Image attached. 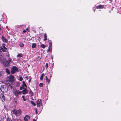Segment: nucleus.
Here are the masks:
<instances>
[{
    "instance_id": "obj_49",
    "label": "nucleus",
    "mask_w": 121,
    "mask_h": 121,
    "mask_svg": "<svg viewBox=\"0 0 121 121\" xmlns=\"http://www.w3.org/2000/svg\"><path fill=\"white\" fill-rule=\"evenodd\" d=\"M53 56H52V59H53Z\"/></svg>"
},
{
    "instance_id": "obj_2",
    "label": "nucleus",
    "mask_w": 121,
    "mask_h": 121,
    "mask_svg": "<svg viewBox=\"0 0 121 121\" xmlns=\"http://www.w3.org/2000/svg\"><path fill=\"white\" fill-rule=\"evenodd\" d=\"M13 93L14 94L15 96L17 97H19V95L21 93V91L14 88H13Z\"/></svg>"
},
{
    "instance_id": "obj_43",
    "label": "nucleus",
    "mask_w": 121,
    "mask_h": 121,
    "mask_svg": "<svg viewBox=\"0 0 121 121\" xmlns=\"http://www.w3.org/2000/svg\"><path fill=\"white\" fill-rule=\"evenodd\" d=\"M17 84H16V86H18V85H17Z\"/></svg>"
},
{
    "instance_id": "obj_41",
    "label": "nucleus",
    "mask_w": 121,
    "mask_h": 121,
    "mask_svg": "<svg viewBox=\"0 0 121 121\" xmlns=\"http://www.w3.org/2000/svg\"><path fill=\"white\" fill-rule=\"evenodd\" d=\"M49 50H49V49H48V50H47V52H49Z\"/></svg>"
},
{
    "instance_id": "obj_40",
    "label": "nucleus",
    "mask_w": 121,
    "mask_h": 121,
    "mask_svg": "<svg viewBox=\"0 0 121 121\" xmlns=\"http://www.w3.org/2000/svg\"><path fill=\"white\" fill-rule=\"evenodd\" d=\"M50 46H51L50 45L49 47H48V49H49V50H50Z\"/></svg>"
},
{
    "instance_id": "obj_21",
    "label": "nucleus",
    "mask_w": 121,
    "mask_h": 121,
    "mask_svg": "<svg viewBox=\"0 0 121 121\" xmlns=\"http://www.w3.org/2000/svg\"><path fill=\"white\" fill-rule=\"evenodd\" d=\"M44 38H45V39H44V41H46L47 40V36L46 35V34H45L44 35Z\"/></svg>"
},
{
    "instance_id": "obj_31",
    "label": "nucleus",
    "mask_w": 121,
    "mask_h": 121,
    "mask_svg": "<svg viewBox=\"0 0 121 121\" xmlns=\"http://www.w3.org/2000/svg\"><path fill=\"white\" fill-rule=\"evenodd\" d=\"M24 120L25 121H27L28 120L27 118L25 117H24Z\"/></svg>"
},
{
    "instance_id": "obj_45",
    "label": "nucleus",
    "mask_w": 121,
    "mask_h": 121,
    "mask_svg": "<svg viewBox=\"0 0 121 121\" xmlns=\"http://www.w3.org/2000/svg\"><path fill=\"white\" fill-rule=\"evenodd\" d=\"M14 102L16 103H17V102L16 101V100H14Z\"/></svg>"
},
{
    "instance_id": "obj_28",
    "label": "nucleus",
    "mask_w": 121,
    "mask_h": 121,
    "mask_svg": "<svg viewBox=\"0 0 121 121\" xmlns=\"http://www.w3.org/2000/svg\"><path fill=\"white\" fill-rule=\"evenodd\" d=\"M7 49H4L3 48V49L2 50V51H3L4 52H6V50H7Z\"/></svg>"
},
{
    "instance_id": "obj_50",
    "label": "nucleus",
    "mask_w": 121,
    "mask_h": 121,
    "mask_svg": "<svg viewBox=\"0 0 121 121\" xmlns=\"http://www.w3.org/2000/svg\"><path fill=\"white\" fill-rule=\"evenodd\" d=\"M30 80H29V82H30Z\"/></svg>"
},
{
    "instance_id": "obj_6",
    "label": "nucleus",
    "mask_w": 121,
    "mask_h": 121,
    "mask_svg": "<svg viewBox=\"0 0 121 121\" xmlns=\"http://www.w3.org/2000/svg\"><path fill=\"white\" fill-rule=\"evenodd\" d=\"M37 106L38 107H39L41 105H42V101L40 99L37 100L36 101Z\"/></svg>"
},
{
    "instance_id": "obj_47",
    "label": "nucleus",
    "mask_w": 121,
    "mask_h": 121,
    "mask_svg": "<svg viewBox=\"0 0 121 121\" xmlns=\"http://www.w3.org/2000/svg\"><path fill=\"white\" fill-rule=\"evenodd\" d=\"M52 77V75H51L50 76V78H51Z\"/></svg>"
},
{
    "instance_id": "obj_29",
    "label": "nucleus",
    "mask_w": 121,
    "mask_h": 121,
    "mask_svg": "<svg viewBox=\"0 0 121 121\" xmlns=\"http://www.w3.org/2000/svg\"><path fill=\"white\" fill-rule=\"evenodd\" d=\"M11 84H10V83H9V86H10L11 87V88H12V83L11 82Z\"/></svg>"
},
{
    "instance_id": "obj_19",
    "label": "nucleus",
    "mask_w": 121,
    "mask_h": 121,
    "mask_svg": "<svg viewBox=\"0 0 121 121\" xmlns=\"http://www.w3.org/2000/svg\"><path fill=\"white\" fill-rule=\"evenodd\" d=\"M43 84L42 83H41L39 84V86L40 87H42L43 86Z\"/></svg>"
},
{
    "instance_id": "obj_5",
    "label": "nucleus",
    "mask_w": 121,
    "mask_h": 121,
    "mask_svg": "<svg viewBox=\"0 0 121 121\" xmlns=\"http://www.w3.org/2000/svg\"><path fill=\"white\" fill-rule=\"evenodd\" d=\"M9 79L10 82H13L14 81V77L13 75H11L9 78Z\"/></svg>"
},
{
    "instance_id": "obj_42",
    "label": "nucleus",
    "mask_w": 121,
    "mask_h": 121,
    "mask_svg": "<svg viewBox=\"0 0 121 121\" xmlns=\"http://www.w3.org/2000/svg\"><path fill=\"white\" fill-rule=\"evenodd\" d=\"M39 56L38 57V58H39V60L40 59H39ZM41 59V58H40V59Z\"/></svg>"
},
{
    "instance_id": "obj_36",
    "label": "nucleus",
    "mask_w": 121,
    "mask_h": 121,
    "mask_svg": "<svg viewBox=\"0 0 121 121\" xmlns=\"http://www.w3.org/2000/svg\"><path fill=\"white\" fill-rule=\"evenodd\" d=\"M17 121H21V120L20 119H18L17 120Z\"/></svg>"
},
{
    "instance_id": "obj_14",
    "label": "nucleus",
    "mask_w": 121,
    "mask_h": 121,
    "mask_svg": "<svg viewBox=\"0 0 121 121\" xmlns=\"http://www.w3.org/2000/svg\"><path fill=\"white\" fill-rule=\"evenodd\" d=\"M23 83V86H25L26 88H27V86L26 85V84L25 82L23 81L22 82Z\"/></svg>"
},
{
    "instance_id": "obj_26",
    "label": "nucleus",
    "mask_w": 121,
    "mask_h": 121,
    "mask_svg": "<svg viewBox=\"0 0 121 121\" xmlns=\"http://www.w3.org/2000/svg\"><path fill=\"white\" fill-rule=\"evenodd\" d=\"M48 67V63H47L45 65V67L47 69Z\"/></svg>"
},
{
    "instance_id": "obj_27",
    "label": "nucleus",
    "mask_w": 121,
    "mask_h": 121,
    "mask_svg": "<svg viewBox=\"0 0 121 121\" xmlns=\"http://www.w3.org/2000/svg\"><path fill=\"white\" fill-rule=\"evenodd\" d=\"M22 98H23V100H24V101H26V99H25V96H24L23 95L22 96Z\"/></svg>"
},
{
    "instance_id": "obj_11",
    "label": "nucleus",
    "mask_w": 121,
    "mask_h": 121,
    "mask_svg": "<svg viewBox=\"0 0 121 121\" xmlns=\"http://www.w3.org/2000/svg\"><path fill=\"white\" fill-rule=\"evenodd\" d=\"M104 7L103 6L101 5H100L96 7L97 9H102Z\"/></svg>"
},
{
    "instance_id": "obj_1",
    "label": "nucleus",
    "mask_w": 121,
    "mask_h": 121,
    "mask_svg": "<svg viewBox=\"0 0 121 121\" xmlns=\"http://www.w3.org/2000/svg\"><path fill=\"white\" fill-rule=\"evenodd\" d=\"M11 59L10 58H9L8 60H7L2 57L0 58L1 62L3 63V65L5 67H8L10 65V63L11 62Z\"/></svg>"
},
{
    "instance_id": "obj_17",
    "label": "nucleus",
    "mask_w": 121,
    "mask_h": 121,
    "mask_svg": "<svg viewBox=\"0 0 121 121\" xmlns=\"http://www.w3.org/2000/svg\"><path fill=\"white\" fill-rule=\"evenodd\" d=\"M43 76H44V73H43L41 75V76L40 77V79L41 80H42L43 78Z\"/></svg>"
},
{
    "instance_id": "obj_30",
    "label": "nucleus",
    "mask_w": 121,
    "mask_h": 121,
    "mask_svg": "<svg viewBox=\"0 0 121 121\" xmlns=\"http://www.w3.org/2000/svg\"><path fill=\"white\" fill-rule=\"evenodd\" d=\"M7 121H12L11 119L9 118L7 119Z\"/></svg>"
},
{
    "instance_id": "obj_20",
    "label": "nucleus",
    "mask_w": 121,
    "mask_h": 121,
    "mask_svg": "<svg viewBox=\"0 0 121 121\" xmlns=\"http://www.w3.org/2000/svg\"><path fill=\"white\" fill-rule=\"evenodd\" d=\"M29 94H31L32 95H33V92L31 91V90H30L29 91Z\"/></svg>"
},
{
    "instance_id": "obj_48",
    "label": "nucleus",
    "mask_w": 121,
    "mask_h": 121,
    "mask_svg": "<svg viewBox=\"0 0 121 121\" xmlns=\"http://www.w3.org/2000/svg\"><path fill=\"white\" fill-rule=\"evenodd\" d=\"M28 28H26V30H28Z\"/></svg>"
},
{
    "instance_id": "obj_46",
    "label": "nucleus",
    "mask_w": 121,
    "mask_h": 121,
    "mask_svg": "<svg viewBox=\"0 0 121 121\" xmlns=\"http://www.w3.org/2000/svg\"><path fill=\"white\" fill-rule=\"evenodd\" d=\"M1 25L0 24V30H1Z\"/></svg>"
},
{
    "instance_id": "obj_34",
    "label": "nucleus",
    "mask_w": 121,
    "mask_h": 121,
    "mask_svg": "<svg viewBox=\"0 0 121 121\" xmlns=\"http://www.w3.org/2000/svg\"><path fill=\"white\" fill-rule=\"evenodd\" d=\"M23 87H23H22H22H21L20 88V89L21 90H22V88Z\"/></svg>"
},
{
    "instance_id": "obj_12",
    "label": "nucleus",
    "mask_w": 121,
    "mask_h": 121,
    "mask_svg": "<svg viewBox=\"0 0 121 121\" xmlns=\"http://www.w3.org/2000/svg\"><path fill=\"white\" fill-rule=\"evenodd\" d=\"M36 46V43H34L32 44L31 45L32 48H35Z\"/></svg>"
},
{
    "instance_id": "obj_3",
    "label": "nucleus",
    "mask_w": 121,
    "mask_h": 121,
    "mask_svg": "<svg viewBox=\"0 0 121 121\" xmlns=\"http://www.w3.org/2000/svg\"><path fill=\"white\" fill-rule=\"evenodd\" d=\"M13 114L16 116L20 115L22 112L21 111L20 109L18 110H14L12 111Z\"/></svg>"
},
{
    "instance_id": "obj_32",
    "label": "nucleus",
    "mask_w": 121,
    "mask_h": 121,
    "mask_svg": "<svg viewBox=\"0 0 121 121\" xmlns=\"http://www.w3.org/2000/svg\"><path fill=\"white\" fill-rule=\"evenodd\" d=\"M26 117H27L28 118H29V116L28 115H26Z\"/></svg>"
},
{
    "instance_id": "obj_15",
    "label": "nucleus",
    "mask_w": 121,
    "mask_h": 121,
    "mask_svg": "<svg viewBox=\"0 0 121 121\" xmlns=\"http://www.w3.org/2000/svg\"><path fill=\"white\" fill-rule=\"evenodd\" d=\"M6 73L9 74H10V71L9 70V69L8 68H6Z\"/></svg>"
},
{
    "instance_id": "obj_33",
    "label": "nucleus",
    "mask_w": 121,
    "mask_h": 121,
    "mask_svg": "<svg viewBox=\"0 0 121 121\" xmlns=\"http://www.w3.org/2000/svg\"><path fill=\"white\" fill-rule=\"evenodd\" d=\"M2 74V72L0 71V76Z\"/></svg>"
},
{
    "instance_id": "obj_39",
    "label": "nucleus",
    "mask_w": 121,
    "mask_h": 121,
    "mask_svg": "<svg viewBox=\"0 0 121 121\" xmlns=\"http://www.w3.org/2000/svg\"><path fill=\"white\" fill-rule=\"evenodd\" d=\"M26 32V30H24L23 31V32L25 33Z\"/></svg>"
},
{
    "instance_id": "obj_22",
    "label": "nucleus",
    "mask_w": 121,
    "mask_h": 121,
    "mask_svg": "<svg viewBox=\"0 0 121 121\" xmlns=\"http://www.w3.org/2000/svg\"><path fill=\"white\" fill-rule=\"evenodd\" d=\"M22 80H23V78H22V77L21 76H20L19 77V80H20V81H22Z\"/></svg>"
},
{
    "instance_id": "obj_35",
    "label": "nucleus",
    "mask_w": 121,
    "mask_h": 121,
    "mask_svg": "<svg viewBox=\"0 0 121 121\" xmlns=\"http://www.w3.org/2000/svg\"><path fill=\"white\" fill-rule=\"evenodd\" d=\"M35 112H36V114H37V109H35Z\"/></svg>"
},
{
    "instance_id": "obj_13",
    "label": "nucleus",
    "mask_w": 121,
    "mask_h": 121,
    "mask_svg": "<svg viewBox=\"0 0 121 121\" xmlns=\"http://www.w3.org/2000/svg\"><path fill=\"white\" fill-rule=\"evenodd\" d=\"M45 78L46 81L48 82V83H49L50 82V79L48 78L47 76H46Z\"/></svg>"
},
{
    "instance_id": "obj_10",
    "label": "nucleus",
    "mask_w": 121,
    "mask_h": 121,
    "mask_svg": "<svg viewBox=\"0 0 121 121\" xmlns=\"http://www.w3.org/2000/svg\"><path fill=\"white\" fill-rule=\"evenodd\" d=\"M2 40L3 42L5 43H7L8 42V40L3 36H2Z\"/></svg>"
},
{
    "instance_id": "obj_16",
    "label": "nucleus",
    "mask_w": 121,
    "mask_h": 121,
    "mask_svg": "<svg viewBox=\"0 0 121 121\" xmlns=\"http://www.w3.org/2000/svg\"><path fill=\"white\" fill-rule=\"evenodd\" d=\"M19 45L21 47H23L24 46V44L22 42H21L19 44Z\"/></svg>"
},
{
    "instance_id": "obj_44",
    "label": "nucleus",
    "mask_w": 121,
    "mask_h": 121,
    "mask_svg": "<svg viewBox=\"0 0 121 121\" xmlns=\"http://www.w3.org/2000/svg\"><path fill=\"white\" fill-rule=\"evenodd\" d=\"M33 121H36V120H35V119H33Z\"/></svg>"
},
{
    "instance_id": "obj_18",
    "label": "nucleus",
    "mask_w": 121,
    "mask_h": 121,
    "mask_svg": "<svg viewBox=\"0 0 121 121\" xmlns=\"http://www.w3.org/2000/svg\"><path fill=\"white\" fill-rule=\"evenodd\" d=\"M40 46L42 48H44L45 47V45L43 44H42Z\"/></svg>"
},
{
    "instance_id": "obj_37",
    "label": "nucleus",
    "mask_w": 121,
    "mask_h": 121,
    "mask_svg": "<svg viewBox=\"0 0 121 121\" xmlns=\"http://www.w3.org/2000/svg\"><path fill=\"white\" fill-rule=\"evenodd\" d=\"M0 50H2L3 49V48L2 47H0Z\"/></svg>"
},
{
    "instance_id": "obj_4",
    "label": "nucleus",
    "mask_w": 121,
    "mask_h": 121,
    "mask_svg": "<svg viewBox=\"0 0 121 121\" xmlns=\"http://www.w3.org/2000/svg\"><path fill=\"white\" fill-rule=\"evenodd\" d=\"M11 73L12 74H13L15 73L16 71L17 72L18 71V70L17 68L15 66H13L11 69Z\"/></svg>"
},
{
    "instance_id": "obj_23",
    "label": "nucleus",
    "mask_w": 121,
    "mask_h": 121,
    "mask_svg": "<svg viewBox=\"0 0 121 121\" xmlns=\"http://www.w3.org/2000/svg\"><path fill=\"white\" fill-rule=\"evenodd\" d=\"M31 103L34 106H35L36 105L35 104L33 101H31Z\"/></svg>"
},
{
    "instance_id": "obj_7",
    "label": "nucleus",
    "mask_w": 121,
    "mask_h": 121,
    "mask_svg": "<svg viewBox=\"0 0 121 121\" xmlns=\"http://www.w3.org/2000/svg\"><path fill=\"white\" fill-rule=\"evenodd\" d=\"M1 90L2 91L4 92H6L7 91H8V89L6 87H4L3 86H1Z\"/></svg>"
},
{
    "instance_id": "obj_25",
    "label": "nucleus",
    "mask_w": 121,
    "mask_h": 121,
    "mask_svg": "<svg viewBox=\"0 0 121 121\" xmlns=\"http://www.w3.org/2000/svg\"><path fill=\"white\" fill-rule=\"evenodd\" d=\"M3 44L4 45H5V44ZM3 46V48H4V49H7V48H6V47H5V46L4 45V46Z\"/></svg>"
},
{
    "instance_id": "obj_9",
    "label": "nucleus",
    "mask_w": 121,
    "mask_h": 121,
    "mask_svg": "<svg viewBox=\"0 0 121 121\" xmlns=\"http://www.w3.org/2000/svg\"><path fill=\"white\" fill-rule=\"evenodd\" d=\"M23 90L22 91V92L23 94H25L28 93L27 90L26 88H23Z\"/></svg>"
},
{
    "instance_id": "obj_24",
    "label": "nucleus",
    "mask_w": 121,
    "mask_h": 121,
    "mask_svg": "<svg viewBox=\"0 0 121 121\" xmlns=\"http://www.w3.org/2000/svg\"><path fill=\"white\" fill-rule=\"evenodd\" d=\"M17 56L19 57H20L22 56L21 54H19L17 55Z\"/></svg>"
},
{
    "instance_id": "obj_38",
    "label": "nucleus",
    "mask_w": 121,
    "mask_h": 121,
    "mask_svg": "<svg viewBox=\"0 0 121 121\" xmlns=\"http://www.w3.org/2000/svg\"><path fill=\"white\" fill-rule=\"evenodd\" d=\"M49 44L50 45V46H51L52 44V43H51L50 42L49 43Z\"/></svg>"
},
{
    "instance_id": "obj_8",
    "label": "nucleus",
    "mask_w": 121,
    "mask_h": 121,
    "mask_svg": "<svg viewBox=\"0 0 121 121\" xmlns=\"http://www.w3.org/2000/svg\"><path fill=\"white\" fill-rule=\"evenodd\" d=\"M0 98L1 99L2 101H4L5 100V97L4 95L1 93L0 95Z\"/></svg>"
}]
</instances>
